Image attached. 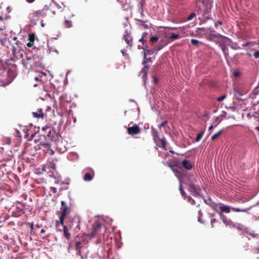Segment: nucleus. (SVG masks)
<instances>
[{
  "mask_svg": "<svg viewBox=\"0 0 259 259\" xmlns=\"http://www.w3.org/2000/svg\"><path fill=\"white\" fill-rule=\"evenodd\" d=\"M22 64L28 69L34 70L41 66V62L39 57L31 53H25V57L22 60Z\"/></svg>",
  "mask_w": 259,
  "mask_h": 259,
  "instance_id": "nucleus-1",
  "label": "nucleus"
},
{
  "mask_svg": "<svg viewBox=\"0 0 259 259\" xmlns=\"http://www.w3.org/2000/svg\"><path fill=\"white\" fill-rule=\"evenodd\" d=\"M11 45L10 46L9 51H11L14 59H20L23 58L24 53L23 48H25L23 44L21 43L16 37L15 39H11Z\"/></svg>",
  "mask_w": 259,
  "mask_h": 259,
  "instance_id": "nucleus-2",
  "label": "nucleus"
},
{
  "mask_svg": "<svg viewBox=\"0 0 259 259\" xmlns=\"http://www.w3.org/2000/svg\"><path fill=\"white\" fill-rule=\"evenodd\" d=\"M12 71L9 70H6L4 64L0 61V81L4 83H9L13 80L11 76Z\"/></svg>",
  "mask_w": 259,
  "mask_h": 259,
  "instance_id": "nucleus-3",
  "label": "nucleus"
},
{
  "mask_svg": "<svg viewBox=\"0 0 259 259\" xmlns=\"http://www.w3.org/2000/svg\"><path fill=\"white\" fill-rule=\"evenodd\" d=\"M68 225L70 229H73L75 233H78L80 230L79 218L78 217H73Z\"/></svg>",
  "mask_w": 259,
  "mask_h": 259,
  "instance_id": "nucleus-4",
  "label": "nucleus"
},
{
  "mask_svg": "<svg viewBox=\"0 0 259 259\" xmlns=\"http://www.w3.org/2000/svg\"><path fill=\"white\" fill-rule=\"evenodd\" d=\"M29 16L31 21H37L39 20V18L46 16V14L45 12V9H43L41 10L34 11L30 14Z\"/></svg>",
  "mask_w": 259,
  "mask_h": 259,
  "instance_id": "nucleus-5",
  "label": "nucleus"
},
{
  "mask_svg": "<svg viewBox=\"0 0 259 259\" xmlns=\"http://www.w3.org/2000/svg\"><path fill=\"white\" fill-rule=\"evenodd\" d=\"M38 149L42 150L46 153H48L50 155H52L54 151L51 149L50 144L48 143H40L38 146Z\"/></svg>",
  "mask_w": 259,
  "mask_h": 259,
  "instance_id": "nucleus-6",
  "label": "nucleus"
},
{
  "mask_svg": "<svg viewBox=\"0 0 259 259\" xmlns=\"http://www.w3.org/2000/svg\"><path fill=\"white\" fill-rule=\"evenodd\" d=\"M127 131L130 135L134 136L139 134L141 132V129L137 124H134L132 126L128 127Z\"/></svg>",
  "mask_w": 259,
  "mask_h": 259,
  "instance_id": "nucleus-7",
  "label": "nucleus"
},
{
  "mask_svg": "<svg viewBox=\"0 0 259 259\" xmlns=\"http://www.w3.org/2000/svg\"><path fill=\"white\" fill-rule=\"evenodd\" d=\"M66 216H63L62 215H60L59 216V220L56 221L55 223V227L56 228V230L59 232H62V228L64 226H66V225H64V219Z\"/></svg>",
  "mask_w": 259,
  "mask_h": 259,
  "instance_id": "nucleus-8",
  "label": "nucleus"
},
{
  "mask_svg": "<svg viewBox=\"0 0 259 259\" xmlns=\"http://www.w3.org/2000/svg\"><path fill=\"white\" fill-rule=\"evenodd\" d=\"M92 226L93 230L89 235L90 238L95 237L96 234L100 230L101 228V225L98 222L94 223Z\"/></svg>",
  "mask_w": 259,
  "mask_h": 259,
  "instance_id": "nucleus-9",
  "label": "nucleus"
},
{
  "mask_svg": "<svg viewBox=\"0 0 259 259\" xmlns=\"http://www.w3.org/2000/svg\"><path fill=\"white\" fill-rule=\"evenodd\" d=\"M16 37H4L1 38L0 39L1 44L6 47L7 48V51H9L10 46L11 45V39H15Z\"/></svg>",
  "mask_w": 259,
  "mask_h": 259,
  "instance_id": "nucleus-10",
  "label": "nucleus"
},
{
  "mask_svg": "<svg viewBox=\"0 0 259 259\" xmlns=\"http://www.w3.org/2000/svg\"><path fill=\"white\" fill-rule=\"evenodd\" d=\"M194 181H196V180L191 181L188 183L189 190L191 192L194 194H197L200 191V188L195 184Z\"/></svg>",
  "mask_w": 259,
  "mask_h": 259,
  "instance_id": "nucleus-11",
  "label": "nucleus"
},
{
  "mask_svg": "<svg viewBox=\"0 0 259 259\" xmlns=\"http://www.w3.org/2000/svg\"><path fill=\"white\" fill-rule=\"evenodd\" d=\"M61 206L60 207V214L63 216H66L70 212V209L68 207L66 203L63 201H61Z\"/></svg>",
  "mask_w": 259,
  "mask_h": 259,
  "instance_id": "nucleus-12",
  "label": "nucleus"
},
{
  "mask_svg": "<svg viewBox=\"0 0 259 259\" xmlns=\"http://www.w3.org/2000/svg\"><path fill=\"white\" fill-rule=\"evenodd\" d=\"M178 166H182L187 170H190L193 167V164L190 161L185 159L178 164Z\"/></svg>",
  "mask_w": 259,
  "mask_h": 259,
  "instance_id": "nucleus-13",
  "label": "nucleus"
},
{
  "mask_svg": "<svg viewBox=\"0 0 259 259\" xmlns=\"http://www.w3.org/2000/svg\"><path fill=\"white\" fill-rule=\"evenodd\" d=\"M32 115L34 117L37 118H43L45 117H47V114L42 112V110L41 108L38 109L36 112H33Z\"/></svg>",
  "mask_w": 259,
  "mask_h": 259,
  "instance_id": "nucleus-14",
  "label": "nucleus"
},
{
  "mask_svg": "<svg viewBox=\"0 0 259 259\" xmlns=\"http://www.w3.org/2000/svg\"><path fill=\"white\" fill-rule=\"evenodd\" d=\"M62 229V232H63L64 237L68 240H69L71 238V234L69 232V230L70 229L69 227V225L63 227Z\"/></svg>",
  "mask_w": 259,
  "mask_h": 259,
  "instance_id": "nucleus-15",
  "label": "nucleus"
},
{
  "mask_svg": "<svg viewBox=\"0 0 259 259\" xmlns=\"http://www.w3.org/2000/svg\"><path fill=\"white\" fill-rule=\"evenodd\" d=\"M247 92H244L238 88H234V96L238 99L240 98L242 96L245 94Z\"/></svg>",
  "mask_w": 259,
  "mask_h": 259,
  "instance_id": "nucleus-16",
  "label": "nucleus"
},
{
  "mask_svg": "<svg viewBox=\"0 0 259 259\" xmlns=\"http://www.w3.org/2000/svg\"><path fill=\"white\" fill-rule=\"evenodd\" d=\"M57 149L60 153H64L67 150L66 147L64 145L63 142H58L57 144Z\"/></svg>",
  "mask_w": 259,
  "mask_h": 259,
  "instance_id": "nucleus-17",
  "label": "nucleus"
},
{
  "mask_svg": "<svg viewBox=\"0 0 259 259\" xmlns=\"http://www.w3.org/2000/svg\"><path fill=\"white\" fill-rule=\"evenodd\" d=\"M28 40L29 42L27 43V46L29 48H31L33 46L35 40V35L33 33L29 34Z\"/></svg>",
  "mask_w": 259,
  "mask_h": 259,
  "instance_id": "nucleus-18",
  "label": "nucleus"
},
{
  "mask_svg": "<svg viewBox=\"0 0 259 259\" xmlns=\"http://www.w3.org/2000/svg\"><path fill=\"white\" fill-rule=\"evenodd\" d=\"M219 209L222 212H224L225 213H229L230 212V210L231 209V208L229 206L224 205L222 204H221L219 206Z\"/></svg>",
  "mask_w": 259,
  "mask_h": 259,
  "instance_id": "nucleus-19",
  "label": "nucleus"
},
{
  "mask_svg": "<svg viewBox=\"0 0 259 259\" xmlns=\"http://www.w3.org/2000/svg\"><path fill=\"white\" fill-rule=\"evenodd\" d=\"M253 110L254 111V117L259 119V101L255 105H254Z\"/></svg>",
  "mask_w": 259,
  "mask_h": 259,
  "instance_id": "nucleus-20",
  "label": "nucleus"
},
{
  "mask_svg": "<svg viewBox=\"0 0 259 259\" xmlns=\"http://www.w3.org/2000/svg\"><path fill=\"white\" fill-rule=\"evenodd\" d=\"M219 213L223 223L226 224V226L230 225L231 221L230 220H228L226 217L222 214L221 212H219Z\"/></svg>",
  "mask_w": 259,
  "mask_h": 259,
  "instance_id": "nucleus-21",
  "label": "nucleus"
},
{
  "mask_svg": "<svg viewBox=\"0 0 259 259\" xmlns=\"http://www.w3.org/2000/svg\"><path fill=\"white\" fill-rule=\"evenodd\" d=\"M124 39L128 45H129L130 46H132V38L131 37V36L130 35H128V34L125 35L124 36Z\"/></svg>",
  "mask_w": 259,
  "mask_h": 259,
  "instance_id": "nucleus-22",
  "label": "nucleus"
},
{
  "mask_svg": "<svg viewBox=\"0 0 259 259\" xmlns=\"http://www.w3.org/2000/svg\"><path fill=\"white\" fill-rule=\"evenodd\" d=\"M224 130H220L219 132H218L217 133H215L214 135H213L211 137V139L212 141L215 140L216 139H217L218 137H219L222 133L224 132Z\"/></svg>",
  "mask_w": 259,
  "mask_h": 259,
  "instance_id": "nucleus-23",
  "label": "nucleus"
},
{
  "mask_svg": "<svg viewBox=\"0 0 259 259\" xmlns=\"http://www.w3.org/2000/svg\"><path fill=\"white\" fill-rule=\"evenodd\" d=\"M94 175H92L90 173H86L83 177V180L85 181H91L93 178Z\"/></svg>",
  "mask_w": 259,
  "mask_h": 259,
  "instance_id": "nucleus-24",
  "label": "nucleus"
},
{
  "mask_svg": "<svg viewBox=\"0 0 259 259\" xmlns=\"http://www.w3.org/2000/svg\"><path fill=\"white\" fill-rule=\"evenodd\" d=\"M179 190L183 197H184V198L187 197L186 194L183 188L182 182L181 180L180 181Z\"/></svg>",
  "mask_w": 259,
  "mask_h": 259,
  "instance_id": "nucleus-25",
  "label": "nucleus"
},
{
  "mask_svg": "<svg viewBox=\"0 0 259 259\" xmlns=\"http://www.w3.org/2000/svg\"><path fill=\"white\" fill-rule=\"evenodd\" d=\"M249 209H240L235 207H232L231 210L234 212H246Z\"/></svg>",
  "mask_w": 259,
  "mask_h": 259,
  "instance_id": "nucleus-26",
  "label": "nucleus"
},
{
  "mask_svg": "<svg viewBox=\"0 0 259 259\" xmlns=\"http://www.w3.org/2000/svg\"><path fill=\"white\" fill-rule=\"evenodd\" d=\"M159 141H160V144L161 145V147L164 149H166L165 145L166 144V142L165 141V138H163L162 139H159Z\"/></svg>",
  "mask_w": 259,
  "mask_h": 259,
  "instance_id": "nucleus-27",
  "label": "nucleus"
},
{
  "mask_svg": "<svg viewBox=\"0 0 259 259\" xmlns=\"http://www.w3.org/2000/svg\"><path fill=\"white\" fill-rule=\"evenodd\" d=\"M64 25L65 27L66 28H71L72 26V22L71 21L65 20L64 22Z\"/></svg>",
  "mask_w": 259,
  "mask_h": 259,
  "instance_id": "nucleus-28",
  "label": "nucleus"
},
{
  "mask_svg": "<svg viewBox=\"0 0 259 259\" xmlns=\"http://www.w3.org/2000/svg\"><path fill=\"white\" fill-rule=\"evenodd\" d=\"M204 132L202 131L197 135V136L195 139L196 142H199L201 139V138H202V137L204 135Z\"/></svg>",
  "mask_w": 259,
  "mask_h": 259,
  "instance_id": "nucleus-29",
  "label": "nucleus"
},
{
  "mask_svg": "<svg viewBox=\"0 0 259 259\" xmlns=\"http://www.w3.org/2000/svg\"><path fill=\"white\" fill-rule=\"evenodd\" d=\"M180 38V36L179 34H175L172 33L171 36L169 37V38L172 39L173 40H175Z\"/></svg>",
  "mask_w": 259,
  "mask_h": 259,
  "instance_id": "nucleus-30",
  "label": "nucleus"
},
{
  "mask_svg": "<svg viewBox=\"0 0 259 259\" xmlns=\"http://www.w3.org/2000/svg\"><path fill=\"white\" fill-rule=\"evenodd\" d=\"M159 39V37L156 36H153L150 38V41L152 42H157Z\"/></svg>",
  "mask_w": 259,
  "mask_h": 259,
  "instance_id": "nucleus-31",
  "label": "nucleus"
},
{
  "mask_svg": "<svg viewBox=\"0 0 259 259\" xmlns=\"http://www.w3.org/2000/svg\"><path fill=\"white\" fill-rule=\"evenodd\" d=\"M215 223H220L219 222V221L218 220H216L215 219L211 218V225H212V226L213 227H214L215 226Z\"/></svg>",
  "mask_w": 259,
  "mask_h": 259,
  "instance_id": "nucleus-32",
  "label": "nucleus"
},
{
  "mask_svg": "<svg viewBox=\"0 0 259 259\" xmlns=\"http://www.w3.org/2000/svg\"><path fill=\"white\" fill-rule=\"evenodd\" d=\"M139 22H140L142 25L143 26L145 29H148L149 28V26L147 24H145V21L143 20H139Z\"/></svg>",
  "mask_w": 259,
  "mask_h": 259,
  "instance_id": "nucleus-33",
  "label": "nucleus"
},
{
  "mask_svg": "<svg viewBox=\"0 0 259 259\" xmlns=\"http://www.w3.org/2000/svg\"><path fill=\"white\" fill-rule=\"evenodd\" d=\"M191 42L193 45L194 46H197L200 43L199 41L195 39H192L191 40Z\"/></svg>",
  "mask_w": 259,
  "mask_h": 259,
  "instance_id": "nucleus-34",
  "label": "nucleus"
},
{
  "mask_svg": "<svg viewBox=\"0 0 259 259\" xmlns=\"http://www.w3.org/2000/svg\"><path fill=\"white\" fill-rule=\"evenodd\" d=\"M226 98V95H223V96H221L218 97L216 99V100L218 102H221V101H223V100H224Z\"/></svg>",
  "mask_w": 259,
  "mask_h": 259,
  "instance_id": "nucleus-35",
  "label": "nucleus"
},
{
  "mask_svg": "<svg viewBox=\"0 0 259 259\" xmlns=\"http://www.w3.org/2000/svg\"><path fill=\"white\" fill-rule=\"evenodd\" d=\"M195 15H196V14L195 13H191L187 18L188 20H191L192 19H193V18L195 16Z\"/></svg>",
  "mask_w": 259,
  "mask_h": 259,
  "instance_id": "nucleus-36",
  "label": "nucleus"
},
{
  "mask_svg": "<svg viewBox=\"0 0 259 259\" xmlns=\"http://www.w3.org/2000/svg\"><path fill=\"white\" fill-rule=\"evenodd\" d=\"M187 201L189 202L192 205L195 204V201L192 199V198L190 196L187 197Z\"/></svg>",
  "mask_w": 259,
  "mask_h": 259,
  "instance_id": "nucleus-37",
  "label": "nucleus"
},
{
  "mask_svg": "<svg viewBox=\"0 0 259 259\" xmlns=\"http://www.w3.org/2000/svg\"><path fill=\"white\" fill-rule=\"evenodd\" d=\"M42 76L40 75H38L37 76H35L34 77V80L36 81H40V82H42L41 78Z\"/></svg>",
  "mask_w": 259,
  "mask_h": 259,
  "instance_id": "nucleus-38",
  "label": "nucleus"
},
{
  "mask_svg": "<svg viewBox=\"0 0 259 259\" xmlns=\"http://www.w3.org/2000/svg\"><path fill=\"white\" fill-rule=\"evenodd\" d=\"M167 123V121L166 120V121H164L162 122H161L160 124H159L158 126L159 128H161V127L162 126H164L165 125V124Z\"/></svg>",
  "mask_w": 259,
  "mask_h": 259,
  "instance_id": "nucleus-39",
  "label": "nucleus"
},
{
  "mask_svg": "<svg viewBox=\"0 0 259 259\" xmlns=\"http://www.w3.org/2000/svg\"><path fill=\"white\" fill-rule=\"evenodd\" d=\"M80 242H77L76 243H75V248H76V250H79V252H80Z\"/></svg>",
  "mask_w": 259,
  "mask_h": 259,
  "instance_id": "nucleus-40",
  "label": "nucleus"
},
{
  "mask_svg": "<svg viewBox=\"0 0 259 259\" xmlns=\"http://www.w3.org/2000/svg\"><path fill=\"white\" fill-rule=\"evenodd\" d=\"M198 214H199V216L198 217V221L200 222V217L202 215V213L201 210H198Z\"/></svg>",
  "mask_w": 259,
  "mask_h": 259,
  "instance_id": "nucleus-41",
  "label": "nucleus"
},
{
  "mask_svg": "<svg viewBox=\"0 0 259 259\" xmlns=\"http://www.w3.org/2000/svg\"><path fill=\"white\" fill-rule=\"evenodd\" d=\"M50 189L52 192H53L54 193H57V189L55 187H51L50 188Z\"/></svg>",
  "mask_w": 259,
  "mask_h": 259,
  "instance_id": "nucleus-42",
  "label": "nucleus"
},
{
  "mask_svg": "<svg viewBox=\"0 0 259 259\" xmlns=\"http://www.w3.org/2000/svg\"><path fill=\"white\" fill-rule=\"evenodd\" d=\"M254 57L255 58H259V51H256V52H255V53L254 54Z\"/></svg>",
  "mask_w": 259,
  "mask_h": 259,
  "instance_id": "nucleus-43",
  "label": "nucleus"
},
{
  "mask_svg": "<svg viewBox=\"0 0 259 259\" xmlns=\"http://www.w3.org/2000/svg\"><path fill=\"white\" fill-rule=\"evenodd\" d=\"M234 76L235 77H238L240 75V72L239 71H235L233 73Z\"/></svg>",
  "mask_w": 259,
  "mask_h": 259,
  "instance_id": "nucleus-44",
  "label": "nucleus"
},
{
  "mask_svg": "<svg viewBox=\"0 0 259 259\" xmlns=\"http://www.w3.org/2000/svg\"><path fill=\"white\" fill-rule=\"evenodd\" d=\"M222 24V22L220 21H218L217 22L215 23V26L218 27L219 25H221Z\"/></svg>",
  "mask_w": 259,
  "mask_h": 259,
  "instance_id": "nucleus-45",
  "label": "nucleus"
},
{
  "mask_svg": "<svg viewBox=\"0 0 259 259\" xmlns=\"http://www.w3.org/2000/svg\"><path fill=\"white\" fill-rule=\"evenodd\" d=\"M153 137L154 138H158V134L157 132H156V131H154V132Z\"/></svg>",
  "mask_w": 259,
  "mask_h": 259,
  "instance_id": "nucleus-46",
  "label": "nucleus"
},
{
  "mask_svg": "<svg viewBox=\"0 0 259 259\" xmlns=\"http://www.w3.org/2000/svg\"><path fill=\"white\" fill-rule=\"evenodd\" d=\"M5 20H6V18L3 17L2 16H0V21H3Z\"/></svg>",
  "mask_w": 259,
  "mask_h": 259,
  "instance_id": "nucleus-47",
  "label": "nucleus"
},
{
  "mask_svg": "<svg viewBox=\"0 0 259 259\" xmlns=\"http://www.w3.org/2000/svg\"><path fill=\"white\" fill-rule=\"evenodd\" d=\"M212 35L215 37H218L219 36H221L219 33L214 34Z\"/></svg>",
  "mask_w": 259,
  "mask_h": 259,
  "instance_id": "nucleus-48",
  "label": "nucleus"
},
{
  "mask_svg": "<svg viewBox=\"0 0 259 259\" xmlns=\"http://www.w3.org/2000/svg\"><path fill=\"white\" fill-rule=\"evenodd\" d=\"M213 125H211L209 127L208 131H210L211 132V130L213 128Z\"/></svg>",
  "mask_w": 259,
  "mask_h": 259,
  "instance_id": "nucleus-49",
  "label": "nucleus"
},
{
  "mask_svg": "<svg viewBox=\"0 0 259 259\" xmlns=\"http://www.w3.org/2000/svg\"><path fill=\"white\" fill-rule=\"evenodd\" d=\"M29 3H33L35 0H26Z\"/></svg>",
  "mask_w": 259,
  "mask_h": 259,
  "instance_id": "nucleus-50",
  "label": "nucleus"
},
{
  "mask_svg": "<svg viewBox=\"0 0 259 259\" xmlns=\"http://www.w3.org/2000/svg\"><path fill=\"white\" fill-rule=\"evenodd\" d=\"M45 232H46V230L45 229H41V231H40V233L41 234L44 233Z\"/></svg>",
  "mask_w": 259,
  "mask_h": 259,
  "instance_id": "nucleus-51",
  "label": "nucleus"
},
{
  "mask_svg": "<svg viewBox=\"0 0 259 259\" xmlns=\"http://www.w3.org/2000/svg\"><path fill=\"white\" fill-rule=\"evenodd\" d=\"M248 46V43H247V44H243V45H242V46H243V47H247V46Z\"/></svg>",
  "mask_w": 259,
  "mask_h": 259,
  "instance_id": "nucleus-52",
  "label": "nucleus"
},
{
  "mask_svg": "<svg viewBox=\"0 0 259 259\" xmlns=\"http://www.w3.org/2000/svg\"><path fill=\"white\" fill-rule=\"evenodd\" d=\"M51 109V108L50 107L48 106L46 110L48 111V110H50Z\"/></svg>",
  "mask_w": 259,
  "mask_h": 259,
  "instance_id": "nucleus-53",
  "label": "nucleus"
},
{
  "mask_svg": "<svg viewBox=\"0 0 259 259\" xmlns=\"http://www.w3.org/2000/svg\"><path fill=\"white\" fill-rule=\"evenodd\" d=\"M143 37H142L141 39H140L139 41H142V42H143Z\"/></svg>",
  "mask_w": 259,
  "mask_h": 259,
  "instance_id": "nucleus-54",
  "label": "nucleus"
},
{
  "mask_svg": "<svg viewBox=\"0 0 259 259\" xmlns=\"http://www.w3.org/2000/svg\"><path fill=\"white\" fill-rule=\"evenodd\" d=\"M46 128H47V130H49V133H51V128L50 127H47Z\"/></svg>",
  "mask_w": 259,
  "mask_h": 259,
  "instance_id": "nucleus-55",
  "label": "nucleus"
},
{
  "mask_svg": "<svg viewBox=\"0 0 259 259\" xmlns=\"http://www.w3.org/2000/svg\"><path fill=\"white\" fill-rule=\"evenodd\" d=\"M256 130L259 132V126L255 127Z\"/></svg>",
  "mask_w": 259,
  "mask_h": 259,
  "instance_id": "nucleus-56",
  "label": "nucleus"
},
{
  "mask_svg": "<svg viewBox=\"0 0 259 259\" xmlns=\"http://www.w3.org/2000/svg\"><path fill=\"white\" fill-rule=\"evenodd\" d=\"M144 59L146 58V53H144Z\"/></svg>",
  "mask_w": 259,
  "mask_h": 259,
  "instance_id": "nucleus-57",
  "label": "nucleus"
},
{
  "mask_svg": "<svg viewBox=\"0 0 259 259\" xmlns=\"http://www.w3.org/2000/svg\"><path fill=\"white\" fill-rule=\"evenodd\" d=\"M212 208L214 209V210H216V208L214 206H212Z\"/></svg>",
  "mask_w": 259,
  "mask_h": 259,
  "instance_id": "nucleus-58",
  "label": "nucleus"
},
{
  "mask_svg": "<svg viewBox=\"0 0 259 259\" xmlns=\"http://www.w3.org/2000/svg\"><path fill=\"white\" fill-rule=\"evenodd\" d=\"M172 170H173V171H174V172H177V171L176 169H174V168L172 169Z\"/></svg>",
  "mask_w": 259,
  "mask_h": 259,
  "instance_id": "nucleus-59",
  "label": "nucleus"
},
{
  "mask_svg": "<svg viewBox=\"0 0 259 259\" xmlns=\"http://www.w3.org/2000/svg\"><path fill=\"white\" fill-rule=\"evenodd\" d=\"M143 64H145V63H146V61H145V60H144V61H143Z\"/></svg>",
  "mask_w": 259,
  "mask_h": 259,
  "instance_id": "nucleus-60",
  "label": "nucleus"
},
{
  "mask_svg": "<svg viewBox=\"0 0 259 259\" xmlns=\"http://www.w3.org/2000/svg\"><path fill=\"white\" fill-rule=\"evenodd\" d=\"M37 84H34L33 86H34V87H36V86H37Z\"/></svg>",
  "mask_w": 259,
  "mask_h": 259,
  "instance_id": "nucleus-61",
  "label": "nucleus"
},
{
  "mask_svg": "<svg viewBox=\"0 0 259 259\" xmlns=\"http://www.w3.org/2000/svg\"><path fill=\"white\" fill-rule=\"evenodd\" d=\"M41 26H44V23L41 22Z\"/></svg>",
  "mask_w": 259,
  "mask_h": 259,
  "instance_id": "nucleus-62",
  "label": "nucleus"
},
{
  "mask_svg": "<svg viewBox=\"0 0 259 259\" xmlns=\"http://www.w3.org/2000/svg\"><path fill=\"white\" fill-rule=\"evenodd\" d=\"M161 49V48H159L157 49V50H158V51H159V50H160Z\"/></svg>",
  "mask_w": 259,
  "mask_h": 259,
  "instance_id": "nucleus-63",
  "label": "nucleus"
},
{
  "mask_svg": "<svg viewBox=\"0 0 259 259\" xmlns=\"http://www.w3.org/2000/svg\"><path fill=\"white\" fill-rule=\"evenodd\" d=\"M248 56H251V54H250L249 53H247V54Z\"/></svg>",
  "mask_w": 259,
  "mask_h": 259,
  "instance_id": "nucleus-64",
  "label": "nucleus"
}]
</instances>
